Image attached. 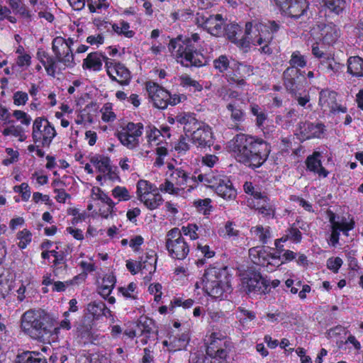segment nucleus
Returning <instances> with one entry per match:
<instances>
[{"label":"nucleus","mask_w":363,"mask_h":363,"mask_svg":"<svg viewBox=\"0 0 363 363\" xmlns=\"http://www.w3.org/2000/svg\"><path fill=\"white\" fill-rule=\"evenodd\" d=\"M195 22L213 36H224L225 20L221 14H211L204 8H199L195 16Z\"/></svg>","instance_id":"obj_4"},{"label":"nucleus","mask_w":363,"mask_h":363,"mask_svg":"<svg viewBox=\"0 0 363 363\" xmlns=\"http://www.w3.org/2000/svg\"><path fill=\"white\" fill-rule=\"evenodd\" d=\"M117 136L120 142L130 150H133L139 146L140 137L129 135L125 132H119Z\"/></svg>","instance_id":"obj_37"},{"label":"nucleus","mask_w":363,"mask_h":363,"mask_svg":"<svg viewBox=\"0 0 363 363\" xmlns=\"http://www.w3.org/2000/svg\"><path fill=\"white\" fill-rule=\"evenodd\" d=\"M71 251L72 250L68 245H66L63 249L59 250L56 259L53 261V265L57 267L60 264H64L65 267H67L66 257L71 253Z\"/></svg>","instance_id":"obj_50"},{"label":"nucleus","mask_w":363,"mask_h":363,"mask_svg":"<svg viewBox=\"0 0 363 363\" xmlns=\"http://www.w3.org/2000/svg\"><path fill=\"white\" fill-rule=\"evenodd\" d=\"M146 89L155 107L164 109L168 106L167 101L170 99V93L169 91L158 84L152 82L147 83Z\"/></svg>","instance_id":"obj_12"},{"label":"nucleus","mask_w":363,"mask_h":363,"mask_svg":"<svg viewBox=\"0 0 363 363\" xmlns=\"http://www.w3.org/2000/svg\"><path fill=\"white\" fill-rule=\"evenodd\" d=\"M218 358L215 359L211 357H206L204 355H200L196 357L195 359H192L194 363H227V362H224L223 360H220V362L218 361Z\"/></svg>","instance_id":"obj_64"},{"label":"nucleus","mask_w":363,"mask_h":363,"mask_svg":"<svg viewBox=\"0 0 363 363\" xmlns=\"http://www.w3.org/2000/svg\"><path fill=\"white\" fill-rule=\"evenodd\" d=\"M302 239V234L301 231L296 228H290L286 230V234L282 237L280 240L285 242L287 240H291L294 242H300Z\"/></svg>","instance_id":"obj_46"},{"label":"nucleus","mask_w":363,"mask_h":363,"mask_svg":"<svg viewBox=\"0 0 363 363\" xmlns=\"http://www.w3.org/2000/svg\"><path fill=\"white\" fill-rule=\"evenodd\" d=\"M260 253L258 255V259L259 262H257V264L259 265H264L265 262L268 261L269 259H280L281 255H276L275 254H272L269 252H267L264 247H259Z\"/></svg>","instance_id":"obj_51"},{"label":"nucleus","mask_w":363,"mask_h":363,"mask_svg":"<svg viewBox=\"0 0 363 363\" xmlns=\"http://www.w3.org/2000/svg\"><path fill=\"white\" fill-rule=\"evenodd\" d=\"M230 68L233 71L229 72L226 74L227 81L230 84H237L238 86H245L246 84V82L245 80V75L243 73L250 76L252 71L251 67L243 65L242 64H234Z\"/></svg>","instance_id":"obj_17"},{"label":"nucleus","mask_w":363,"mask_h":363,"mask_svg":"<svg viewBox=\"0 0 363 363\" xmlns=\"http://www.w3.org/2000/svg\"><path fill=\"white\" fill-rule=\"evenodd\" d=\"M112 195L118 201H128L130 199L128 190L124 186H117L112 190Z\"/></svg>","instance_id":"obj_52"},{"label":"nucleus","mask_w":363,"mask_h":363,"mask_svg":"<svg viewBox=\"0 0 363 363\" xmlns=\"http://www.w3.org/2000/svg\"><path fill=\"white\" fill-rule=\"evenodd\" d=\"M259 27H264L269 32V36L273 38L280 30L284 28L281 23L275 21H269L267 23L260 25Z\"/></svg>","instance_id":"obj_47"},{"label":"nucleus","mask_w":363,"mask_h":363,"mask_svg":"<svg viewBox=\"0 0 363 363\" xmlns=\"http://www.w3.org/2000/svg\"><path fill=\"white\" fill-rule=\"evenodd\" d=\"M157 188L148 181L140 179L137 183V194L140 201H143V197L155 192Z\"/></svg>","instance_id":"obj_36"},{"label":"nucleus","mask_w":363,"mask_h":363,"mask_svg":"<svg viewBox=\"0 0 363 363\" xmlns=\"http://www.w3.org/2000/svg\"><path fill=\"white\" fill-rule=\"evenodd\" d=\"M324 6L328 12L340 15L345 8V0H323Z\"/></svg>","instance_id":"obj_39"},{"label":"nucleus","mask_w":363,"mask_h":363,"mask_svg":"<svg viewBox=\"0 0 363 363\" xmlns=\"http://www.w3.org/2000/svg\"><path fill=\"white\" fill-rule=\"evenodd\" d=\"M216 193L225 199H233L237 195L236 190L231 182L226 177L220 186H217Z\"/></svg>","instance_id":"obj_29"},{"label":"nucleus","mask_w":363,"mask_h":363,"mask_svg":"<svg viewBox=\"0 0 363 363\" xmlns=\"http://www.w3.org/2000/svg\"><path fill=\"white\" fill-rule=\"evenodd\" d=\"M14 191L21 194L23 201H28L30 196V190L27 183H22L20 186H16Z\"/></svg>","instance_id":"obj_60"},{"label":"nucleus","mask_w":363,"mask_h":363,"mask_svg":"<svg viewBox=\"0 0 363 363\" xmlns=\"http://www.w3.org/2000/svg\"><path fill=\"white\" fill-rule=\"evenodd\" d=\"M175 120L179 123L184 125V131L188 136V133H194V130L198 129V126H203L205 125L203 122H199L193 114L183 113L177 115Z\"/></svg>","instance_id":"obj_20"},{"label":"nucleus","mask_w":363,"mask_h":363,"mask_svg":"<svg viewBox=\"0 0 363 363\" xmlns=\"http://www.w3.org/2000/svg\"><path fill=\"white\" fill-rule=\"evenodd\" d=\"M269 281L260 273H252L246 281L245 291L247 294H266L270 291Z\"/></svg>","instance_id":"obj_13"},{"label":"nucleus","mask_w":363,"mask_h":363,"mask_svg":"<svg viewBox=\"0 0 363 363\" xmlns=\"http://www.w3.org/2000/svg\"><path fill=\"white\" fill-rule=\"evenodd\" d=\"M174 186H176L175 184L169 178V179H166L165 182L160 185V189L162 191H165L173 195H178L181 189Z\"/></svg>","instance_id":"obj_55"},{"label":"nucleus","mask_w":363,"mask_h":363,"mask_svg":"<svg viewBox=\"0 0 363 363\" xmlns=\"http://www.w3.org/2000/svg\"><path fill=\"white\" fill-rule=\"evenodd\" d=\"M162 198L159 194H152L151 195H148L143 197V201H142L146 207L150 210H154L157 208L162 203Z\"/></svg>","instance_id":"obj_41"},{"label":"nucleus","mask_w":363,"mask_h":363,"mask_svg":"<svg viewBox=\"0 0 363 363\" xmlns=\"http://www.w3.org/2000/svg\"><path fill=\"white\" fill-rule=\"evenodd\" d=\"M143 125L141 123H134L129 122L122 132L128 133L129 135L140 137L143 134Z\"/></svg>","instance_id":"obj_44"},{"label":"nucleus","mask_w":363,"mask_h":363,"mask_svg":"<svg viewBox=\"0 0 363 363\" xmlns=\"http://www.w3.org/2000/svg\"><path fill=\"white\" fill-rule=\"evenodd\" d=\"M21 328L39 341H50L53 332L58 330L52 319L44 311H28L22 315Z\"/></svg>","instance_id":"obj_1"},{"label":"nucleus","mask_w":363,"mask_h":363,"mask_svg":"<svg viewBox=\"0 0 363 363\" xmlns=\"http://www.w3.org/2000/svg\"><path fill=\"white\" fill-rule=\"evenodd\" d=\"M254 141L255 137L243 133L236 135L230 140V147L238 162L245 164L248 161L247 154Z\"/></svg>","instance_id":"obj_10"},{"label":"nucleus","mask_w":363,"mask_h":363,"mask_svg":"<svg viewBox=\"0 0 363 363\" xmlns=\"http://www.w3.org/2000/svg\"><path fill=\"white\" fill-rule=\"evenodd\" d=\"M220 269L216 267H211L205 271L201 282H196V287L199 288L201 285L203 289L209 296L214 298L222 297L226 284L222 279Z\"/></svg>","instance_id":"obj_3"},{"label":"nucleus","mask_w":363,"mask_h":363,"mask_svg":"<svg viewBox=\"0 0 363 363\" xmlns=\"http://www.w3.org/2000/svg\"><path fill=\"white\" fill-rule=\"evenodd\" d=\"M320 157L321 153L317 151L308 155L305 162L306 168L307 170L318 174L320 177H327L329 172L323 167Z\"/></svg>","instance_id":"obj_19"},{"label":"nucleus","mask_w":363,"mask_h":363,"mask_svg":"<svg viewBox=\"0 0 363 363\" xmlns=\"http://www.w3.org/2000/svg\"><path fill=\"white\" fill-rule=\"evenodd\" d=\"M157 257L154 252L147 253L145 259L138 262V266L140 271L146 270L150 274L154 273L156 270Z\"/></svg>","instance_id":"obj_33"},{"label":"nucleus","mask_w":363,"mask_h":363,"mask_svg":"<svg viewBox=\"0 0 363 363\" xmlns=\"http://www.w3.org/2000/svg\"><path fill=\"white\" fill-rule=\"evenodd\" d=\"M64 41L59 38H55L52 43V50L54 56H49L45 60H41V63L45 67L47 74L52 77H55V74L61 72L65 69V67H73L75 65L74 57L69 52L63 55L61 52L60 46L65 47Z\"/></svg>","instance_id":"obj_2"},{"label":"nucleus","mask_w":363,"mask_h":363,"mask_svg":"<svg viewBox=\"0 0 363 363\" xmlns=\"http://www.w3.org/2000/svg\"><path fill=\"white\" fill-rule=\"evenodd\" d=\"M93 319L90 315H84L75 325L76 337L78 342L84 345L88 344L97 345L104 336L93 333Z\"/></svg>","instance_id":"obj_8"},{"label":"nucleus","mask_w":363,"mask_h":363,"mask_svg":"<svg viewBox=\"0 0 363 363\" xmlns=\"http://www.w3.org/2000/svg\"><path fill=\"white\" fill-rule=\"evenodd\" d=\"M169 178L181 189H184V186L188 185L190 182H196V177H189L188 174L180 168L174 169L169 175Z\"/></svg>","instance_id":"obj_22"},{"label":"nucleus","mask_w":363,"mask_h":363,"mask_svg":"<svg viewBox=\"0 0 363 363\" xmlns=\"http://www.w3.org/2000/svg\"><path fill=\"white\" fill-rule=\"evenodd\" d=\"M57 133L55 128L45 118H36L33 122L32 138L35 143H41L43 147H49Z\"/></svg>","instance_id":"obj_6"},{"label":"nucleus","mask_w":363,"mask_h":363,"mask_svg":"<svg viewBox=\"0 0 363 363\" xmlns=\"http://www.w3.org/2000/svg\"><path fill=\"white\" fill-rule=\"evenodd\" d=\"M189 340L187 333H182L179 337H169V351H179L185 349Z\"/></svg>","instance_id":"obj_34"},{"label":"nucleus","mask_w":363,"mask_h":363,"mask_svg":"<svg viewBox=\"0 0 363 363\" xmlns=\"http://www.w3.org/2000/svg\"><path fill=\"white\" fill-rule=\"evenodd\" d=\"M230 345V342L226 340L225 336L220 333H212L209 337L208 346L206 348V357H211L213 359L218 358V361H226L228 356L227 347Z\"/></svg>","instance_id":"obj_9"},{"label":"nucleus","mask_w":363,"mask_h":363,"mask_svg":"<svg viewBox=\"0 0 363 363\" xmlns=\"http://www.w3.org/2000/svg\"><path fill=\"white\" fill-rule=\"evenodd\" d=\"M32 234L27 229H24L18 233V238L20 240L18 246L24 249L31 242Z\"/></svg>","instance_id":"obj_56"},{"label":"nucleus","mask_w":363,"mask_h":363,"mask_svg":"<svg viewBox=\"0 0 363 363\" xmlns=\"http://www.w3.org/2000/svg\"><path fill=\"white\" fill-rule=\"evenodd\" d=\"M224 36L232 43L237 41V35H240L242 32L240 26L237 23L224 24Z\"/></svg>","instance_id":"obj_40"},{"label":"nucleus","mask_w":363,"mask_h":363,"mask_svg":"<svg viewBox=\"0 0 363 363\" xmlns=\"http://www.w3.org/2000/svg\"><path fill=\"white\" fill-rule=\"evenodd\" d=\"M180 84L184 86H193L197 91L202 89V86L196 80L191 79L189 75H182L180 77Z\"/></svg>","instance_id":"obj_59"},{"label":"nucleus","mask_w":363,"mask_h":363,"mask_svg":"<svg viewBox=\"0 0 363 363\" xmlns=\"http://www.w3.org/2000/svg\"><path fill=\"white\" fill-rule=\"evenodd\" d=\"M230 112L232 123L230 126L233 129L238 130L239 125L245 120V112L240 105L237 102L229 103L226 106Z\"/></svg>","instance_id":"obj_21"},{"label":"nucleus","mask_w":363,"mask_h":363,"mask_svg":"<svg viewBox=\"0 0 363 363\" xmlns=\"http://www.w3.org/2000/svg\"><path fill=\"white\" fill-rule=\"evenodd\" d=\"M153 325L152 320L147 317H141L136 323L133 329L135 330L136 336H143L140 340L143 345L147 344L151 339L155 340L157 338V333L152 328Z\"/></svg>","instance_id":"obj_14"},{"label":"nucleus","mask_w":363,"mask_h":363,"mask_svg":"<svg viewBox=\"0 0 363 363\" xmlns=\"http://www.w3.org/2000/svg\"><path fill=\"white\" fill-rule=\"evenodd\" d=\"M255 233L259 237V240L263 243L267 242V239L270 237V232L269 229L264 230L262 225L256 226L252 228Z\"/></svg>","instance_id":"obj_58"},{"label":"nucleus","mask_w":363,"mask_h":363,"mask_svg":"<svg viewBox=\"0 0 363 363\" xmlns=\"http://www.w3.org/2000/svg\"><path fill=\"white\" fill-rule=\"evenodd\" d=\"M343 67V65L337 62L333 57L328 55L320 61L318 69L330 76H333L338 73Z\"/></svg>","instance_id":"obj_25"},{"label":"nucleus","mask_w":363,"mask_h":363,"mask_svg":"<svg viewBox=\"0 0 363 363\" xmlns=\"http://www.w3.org/2000/svg\"><path fill=\"white\" fill-rule=\"evenodd\" d=\"M273 40L272 36L264 37V33H259L253 40L255 45L260 46L259 49L261 53L264 55H270L273 52V50L270 46V44Z\"/></svg>","instance_id":"obj_32"},{"label":"nucleus","mask_w":363,"mask_h":363,"mask_svg":"<svg viewBox=\"0 0 363 363\" xmlns=\"http://www.w3.org/2000/svg\"><path fill=\"white\" fill-rule=\"evenodd\" d=\"M335 100V93L328 89L322 90L319 95V105L321 106L331 107Z\"/></svg>","instance_id":"obj_42"},{"label":"nucleus","mask_w":363,"mask_h":363,"mask_svg":"<svg viewBox=\"0 0 363 363\" xmlns=\"http://www.w3.org/2000/svg\"><path fill=\"white\" fill-rule=\"evenodd\" d=\"M284 86L294 96H296L301 89V80L303 77L298 69L286 68L283 73Z\"/></svg>","instance_id":"obj_16"},{"label":"nucleus","mask_w":363,"mask_h":363,"mask_svg":"<svg viewBox=\"0 0 363 363\" xmlns=\"http://www.w3.org/2000/svg\"><path fill=\"white\" fill-rule=\"evenodd\" d=\"M252 28V23L251 22H247L245 24V36L242 38L241 39L237 38V41L234 43L236 44L238 47L242 48H247L250 47V38L249 35H250L251 30Z\"/></svg>","instance_id":"obj_49"},{"label":"nucleus","mask_w":363,"mask_h":363,"mask_svg":"<svg viewBox=\"0 0 363 363\" xmlns=\"http://www.w3.org/2000/svg\"><path fill=\"white\" fill-rule=\"evenodd\" d=\"M347 72L357 78L363 77V59L359 56H351L347 61Z\"/></svg>","instance_id":"obj_26"},{"label":"nucleus","mask_w":363,"mask_h":363,"mask_svg":"<svg viewBox=\"0 0 363 363\" xmlns=\"http://www.w3.org/2000/svg\"><path fill=\"white\" fill-rule=\"evenodd\" d=\"M116 284V277L108 275L103 279L102 284L99 288V294L106 298L111 293Z\"/></svg>","instance_id":"obj_38"},{"label":"nucleus","mask_w":363,"mask_h":363,"mask_svg":"<svg viewBox=\"0 0 363 363\" xmlns=\"http://www.w3.org/2000/svg\"><path fill=\"white\" fill-rule=\"evenodd\" d=\"M86 310L91 316V318L99 320L101 316H106L107 313L111 314V311L107 308L104 302L101 301H94L87 305Z\"/></svg>","instance_id":"obj_24"},{"label":"nucleus","mask_w":363,"mask_h":363,"mask_svg":"<svg viewBox=\"0 0 363 363\" xmlns=\"http://www.w3.org/2000/svg\"><path fill=\"white\" fill-rule=\"evenodd\" d=\"M16 363H47V361L38 352L26 351L17 356Z\"/></svg>","instance_id":"obj_30"},{"label":"nucleus","mask_w":363,"mask_h":363,"mask_svg":"<svg viewBox=\"0 0 363 363\" xmlns=\"http://www.w3.org/2000/svg\"><path fill=\"white\" fill-rule=\"evenodd\" d=\"M147 128V138L149 143L157 140L162 135L161 131L154 126L149 125Z\"/></svg>","instance_id":"obj_61"},{"label":"nucleus","mask_w":363,"mask_h":363,"mask_svg":"<svg viewBox=\"0 0 363 363\" xmlns=\"http://www.w3.org/2000/svg\"><path fill=\"white\" fill-rule=\"evenodd\" d=\"M324 125L320 123L316 124L311 122H301L298 123L300 138L308 140L313 138H320L324 132Z\"/></svg>","instance_id":"obj_18"},{"label":"nucleus","mask_w":363,"mask_h":363,"mask_svg":"<svg viewBox=\"0 0 363 363\" xmlns=\"http://www.w3.org/2000/svg\"><path fill=\"white\" fill-rule=\"evenodd\" d=\"M92 191L93 194L96 195L97 199L101 200L102 202L106 203L108 206V211H110V213H111L115 206V203L112 201V199L100 188L96 189V194L94 193V189H93Z\"/></svg>","instance_id":"obj_53"},{"label":"nucleus","mask_w":363,"mask_h":363,"mask_svg":"<svg viewBox=\"0 0 363 363\" xmlns=\"http://www.w3.org/2000/svg\"><path fill=\"white\" fill-rule=\"evenodd\" d=\"M274 1L283 15L294 19L303 16L308 8L307 0H274Z\"/></svg>","instance_id":"obj_11"},{"label":"nucleus","mask_w":363,"mask_h":363,"mask_svg":"<svg viewBox=\"0 0 363 363\" xmlns=\"http://www.w3.org/2000/svg\"><path fill=\"white\" fill-rule=\"evenodd\" d=\"M114 70L116 71V75L119 78L114 82H117L123 86L128 85L131 79V74L125 66L120 62L116 63V69Z\"/></svg>","instance_id":"obj_35"},{"label":"nucleus","mask_w":363,"mask_h":363,"mask_svg":"<svg viewBox=\"0 0 363 363\" xmlns=\"http://www.w3.org/2000/svg\"><path fill=\"white\" fill-rule=\"evenodd\" d=\"M13 116L17 119L21 120V123L28 125L30 123L31 118L26 113L23 111L16 110L13 113Z\"/></svg>","instance_id":"obj_63"},{"label":"nucleus","mask_w":363,"mask_h":363,"mask_svg":"<svg viewBox=\"0 0 363 363\" xmlns=\"http://www.w3.org/2000/svg\"><path fill=\"white\" fill-rule=\"evenodd\" d=\"M183 51L182 57L185 54H191L197 51V48L195 46V43L192 42L191 39H184L183 40Z\"/></svg>","instance_id":"obj_62"},{"label":"nucleus","mask_w":363,"mask_h":363,"mask_svg":"<svg viewBox=\"0 0 363 363\" xmlns=\"http://www.w3.org/2000/svg\"><path fill=\"white\" fill-rule=\"evenodd\" d=\"M235 223L231 221H228L225 228L220 230V235H223L225 238L237 237L239 234V230L234 228Z\"/></svg>","instance_id":"obj_54"},{"label":"nucleus","mask_w":363,"mask_h":363,"mask_svg":"<svg viewBox=\"0 0 363 363\" xmlns=\"http://www.w3.org/2000/svg\"><path fill=\"white\" fill-rule=\"evenodd\" d=\"M103 55L98 52L89 53L84 60L82 67L84 69L99 71L102 67Z\"/></svg>","instance_id":"obj_28"},{"label":"nucleus","mask_w":363,"mask_h":363,"mask_svg":"<svg viewBox=\"0 0 363 363\" xmlns=\"http://www.w3.org/2000/svg\"><path fill=\"white\" fill-rule=\"evenodd\" d=\"M199 227L196 224H189L187 226H183L181 230L182 235H189L191 240H196L199 236L196 233Z\"/></svg>","instance_id":"obj_57"},{"label":"nucleus","mask_w":363,"mask_h":363,"mask_svg":"<svg viewBox=\"0 0 363 363\" xmlns=\"http://www.w3.org/2000/svg\"><path fill=\"white\" fill-rule=\"evenodd\" d=\"M320 36L324 43L333 44L340 36L339 29L332 23L323 24L320 28Z\"/></svg>","instance_id":"obj_23"},{"label":"nucleus","mask_w":363,"mask_h":363,"mask_svg":"<svg viewBox=\"0 0 363 363\" xmlns=\"http://www.w3.org/2000/svg\"><path fill=\"white\" fill-rule=\"evenodd\" d=\"M192 143L198 147H210L213 145V136L211 128L205 124L203 126H198V129L191 133Z\"/></svg>","instance_id":"obj_15"},{"label":"nucleus","mask_w":363,"mask_h":363,"mask_svg":"<svg viewBox=\"0 0 363 363\" xmlns=\"http://www.w3.org/2000/svg\"><path fill=\"white\" fill-rule=\"evenodd\" d=\"M182 58H184V61H182L181 63L186 67H201L206 63L205 57L198 51L191 54H185Z\"/></svg>","instance_id":"obj_31"},{"label":"nucleus","mask_w":363,"mask_h":363,"mask_svg":"<svg viewBox=\"0 0 363 363\" xmlns=\"http://www.w3.org/2000/svg\"><path fill=\"white\" fill-rule=\"evenodd\" d=\"M290 67L289 68L298 69V67H304L306 65V60L300 52H294L289 60Z\"/></svg>","instance_id":"obj_45"},{"label":"nucleus","mask_w":363,"mask_h":363,"mask_svg":"<svg viewBox=\"0 0 363 363\" xmlns=\"http://www.w3.org/2000/svg\"><path fill=\"white\" fill-rule=\"evenodd\" d=\"M224 178H226V177L215 174L214 173L200 174L196 177V182H203L206 186L216 191L217 186L222 184Z\"/></svg>","instance_id":"obj_27"},{"label":"nucleus","mask_w":363,"mask_h":363,"mask_svg":"<svg viewBox=\"0 0 363 363\" xmlns=\"http://www.w3.org/2000/svg\"><path fill=\"white\" fill-rule=\"evenodd\" d=\"M271 151L270 145L262 139L255 138L254 143H252V148L247 154L249 158L245 165L252 169L261 167L267 160Z\"/></svg>","instance_id":"obj_7"},{"label":"nucleus","mask_w":363,"mask_h":363,"mask_svg":"<svg viewBox=\"0 0 363 363\" xmlns=\"http://www.w3.org/2000/svg\"><path fill=\"white\" fill-rule=\"evenodd\" d=\"M165 247L169 256L176 259H184L189 252V246L177 228L167 232Z\"/></svg>","instance_id":"obj_5"},{"label":"nucleus","mask_w":363,"mask_h":363,"mask_svg":"<svg viewBox=\"0 0 363 363\" xmlns=\"http://www.w3.org/2000/svg\"><path fill=\"white\" fill-rule=\"evenodd\" d=\"M183 40L181 36L172 39L169 43V51L175 54L177 57H182Z\"/></svg>","instance_id":"obj_43"},{"label":"nucleus","mask_w":363,"mask_h":363,"mask_svg":"<svg viewBox=\"0 0 363 363\" xmlns=\"http://www.w3.org/2000/svg\"><path fill=\"white\" fill-rule=\"evenodd\" d=\"M213 66L219 72H224L230 67L228 57L225 55L219 56L213 60Z\"/></svg>","instance_id":"obj_48"}]
</instances>
